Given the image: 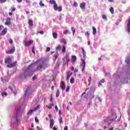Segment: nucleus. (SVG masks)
I'll return each mask as SVG.
<instances>
[{
  "instance_id": "4be33fe9",
  "label": "nucleus",
  "mask_w": 130,
  "mask_h": 130,
  "mask_svg": "<svg viewBox=\"0 0 130 130\" xmlns=\"http://www.w3.org/2000/svg\"><path fill=\"white\" fill-rule=\"evenodd\" d=\"M28 24L29 26H33V20L30 19L28 20Z\"/></svg>"
},
{
  "instance_id": "864d4df0",
  "label": "nucleus",
  "mask_w": 130,
  "mask_h": 130,
  "mask_svg": "<svg viewBox=\"0 0 130 130\" xmlns=\"http://www.w3.org/2000/svg\"><path fill=\"white\" fill-rule=\"evenodd\" d=\"M3 28H4V26H3V25H0V31L1 30H3Z\"/></svg>"
},
{
  "instance_id": "052dcab7",
  "label": "nucleus",
  "mask_w": 130,
  "mask_h": 130,
  "mask_svg": "<svg viewBox=\"0 0 130 130\" xmlns=\"http://www.w3.org/2000/svg\"><path fill=\"white\" fill-rule=\"evenodd\" d=\"M9 16H12V15H13V13L12 12H9Z\"/></svg>"
},
{
  "instance_id": "603ef678",
  "label": "nucleus",
  "mask_w": 130,
  "mask_h": 130,
  "mask_svg": "<svg viewBox=\"0 0 130 130\" xmlns=\"http://www.w3.org/2000/svg\"><path fill=\"white\" fill-rule=\"evenodd\" d=\"M15 11H16V8H13L12 10H11V12H15Z\"/></svg>"
},
{
  "instance_id": "6ab92c4d",
  "label": "nucleus",
  "mask_w": 130,
  "mask_h": 130,
  "mask_svg": "<svg viewBox=\"0 0 130 130\" xmlns=\"http://www.w3.org/2000/svg\"><path fill=\"white\" fill-rule=\"evenodd\" d=\"M50 4H53L54 7L56 6L57 4H56V2L54 0H50L49 1Z\"/></svg>"
},
{
  "instance_id": "79ce46f5",
  "label": "nucleus",
  "mask_w": 130,
  "mask_h": 130,
  "mask_svg": "<svg viewBox=\"0 0 130 130\" xmlns=\"http://www.w3.org/2000/svg\"><path fill=\"white\" fill-rule=\"evenodd\" d=\"M9 43L10 44H13V40L12 39H9Z\"/></svg>"
},
{
  "instance_id": "0eeeda50",
  "label": "nucleus",
  "mask_w": 130,
  "mask_h": 130,
  "mask_svg": "<svg viewBox=\"0 0 130 130\" xmlns=\"http://www.w3.org/2000/svg\"><path fill=\"white\" fill-rule=\"evenodd\" d=\"M116 114H114L112 115V118L111 119H108V120H109V121H111L112 122L114 121L115 119H116Z\"/></svg>"
},
{
  "instance_id": "1a4fd4ad",
  "label": "nucleus",
  "mask_w": 130,
  "mask_h": 130,
  "mask_svg": "<svg viewBox=\"0 0 130 130\" xmlns=\"http://www.w3.org/2000/svg\"><path fill=\"white\" fill-rule=\"evenodd\" d=\"M11 18L8 17L6 19V22L5 23V24L6 25V26H9V25H11Z\"/></svg>"
},
{
  "instance_id": "774afa93",
  "label": "nucleus",
  "mask_w": 130,
  "mask_h": 130,
  "mask_svg": "<svg viewBox=\"0 0 130 130\" xmlns=\"http://www.w3.org/2000/svg\"><path fill=\"white\" fill-rule=\"evenodd\" d=\"M108 130H113V127L110 128Z\"/></svg>"
},
{
  "instance_id": "f704fd0d",
  "label": "nucleus",
  "mask_w": 130,
  "mask_h": 130,
  "mask_svg": "<svg viewBox=\"0 0 130 130\" xmlns=\"http://www.w3.org/2000/svg\"><path fill=\"white\" fill-rule=\"evenodd\" d=\"M8 95V93L7 92H3L2 93V97H5V96H7Z\"/></svg>"
},
{
  "instance_id": "a18cd8bd",
  "label": "nucleus",
  "mask_w": 130,
  "mask_h": 130,
  "mask_svg": "<svg viewBox=\"0 0 130 130\" xmlns=\"http://www.w3.org/2000/svg\"><path fill=\"white\" fill-rule=\"evenodd\" d=\"M37 78V77L36 76V75H35V76L32 78V81H34Z\"/></svg>"
},
{
  "instance_id": "338daca9",
  "label": "nucleus",
  "mask_w": 130,
  "mask_h": 130,
  "mask_svg": "<svg viewBox=\"0 0 130 130\" xmlns=\"http://www.w3.org/2000/svg\"><path fill=\"white\" fill-rule=\"evenodd\" d=\"M87 44H88V45H90V41L87 42Z\"/></svg>"
},
{
  "instance_id": "7ed1b4c3",
  "label": "nucleus",
  "mask_w": 130,
  "mask_h": 130,
  "mask_svg": "<svg viewBox=\"0 0 130 130\" xmlns=\"http://www.w3.org/2000/svg\"><path fill=\"white\" fill-rule=\"evenodd\" d=\"M18 63V61H15L14 62L9 63L8 65H7V68L9 69H12V68H15L16 66H17V64Z\"/></svg>"
},
{
  "instance_id": "c756f323",
  "label": "nucleus",
  "mask_w": 130,
  "mask_h": 130,
  "mask_svg": "<svg viewBox=\"0 0 130 130\" xmlns=\"http://www.w3.org/2000/svg\"><path fill=\"white\" fill-rule=\"evenodd\" d=\"M66 46H63L62 48V52H63V53H64V52H66Z\"/></svg>"
},
{
  "instance_id": "4c0bfd02",
  "label": "nucleus",
  "mask_w": 130,
  "mask_h": 130,
  "mask_svg": "<svg viewBox=\"0 0 130 130\" xmlns=\"http://www.w3.org/2000/svg\"><path fill=\"white\" fill-rule=\"evenodd\" d=\"M40 6L41 7H44L45 5H44V4L42 3V1H40Z\"/></svg>"
},
{
  "instance_id": "f8f14e48",
  "label": "nucleus",
  "mask_w": 130,
  "mask_h": 130,
  "mask_svg": "<svg viewBox=\"0 0 130 130\" xmlns=\"http://www.w3.org/2000/svg\"><path fill=\"white\" fill-rule=\"evenodd\" d=\"M7 32H8V28L7 27H6L2 31V33L1 34V36H4V35L7 34Z\"/></svg>"
},
{
  "instance_id": "412c9836",
  "label": "nucleus",
  "mask_w": 130,
  "mask_h": 130,
  "mask_svg": "<svg viewBox=\"0 0 130 130\" xmlns=\"http://www.w3.org/2000/svg\"><path fill=\"white\" fill-rule=\"evenodd\" d=\"M81 49L82 50V53L84 57H86V51H85V49L83 47L81 48Z\"/></svg>"
},
{
  "instance_id": "de8ad7c7",
  "label": "nucleus",
  "mask_w": 130,
  "mask_h": 130,
  "mask_svg": "<svg viewBox=\"0 0 130 130\" xmlns=\"http://www.w3.org/2000/svg\"><path fill=\"white\" fill-rule=\"evenodd\" d=\"M35 121H36V122H39V120H38V118H37L36 117H35Z\"/></svg>"
},
{
  "instance_id": "473e14b6",
  "label": "nucleus",
  "mask_w": 130,
  "mask_h": 130,
  "mask_svg": "<svg viewBox=\"0 0 130 130\" xmlns=\"http://www.w3.org/2000/svg\"><path fill=\"white\" fill-rule=\"evenodd\" d=\"M61 46L60 45H58L56 47V50H60Z\"/></svg>"
},
{
  "instance_id": "37998d69",
  "label": "nucleus",
  "mask_w": 130,
  "mask_h": 130,
  "mask_svg": "<svg viewBox=\"0 0 130 130\" xmlns=\"http://www.w3.org/2000/svg\"><path fill=\"white\" fill-rule=\"evenodd\" d=\"M73 5H74V7H76L77 8V7H78V3H77V2H75L73 4Z\"/></svg>"
},
{
  "instance_id": "a211bd4d",
  "label": "nucleus",
  "mask_w": 130,
  "mask_h": 130,
  "mask_svg": "<svg viewBox=\"0 0 130 130\" xmlns=\"http://www.w3.org/2000/svg\"><path fill=\"white\" fill-rule=\"evenodd\" d=\"M21 107H18L16 109V113L17 115L18 114H19V113H21Z\"/></svg>"
},
{
  "instance_id": "e433bc0d",
  "label": "nucleus",
  "mask_w": 130,
  "mask_h": 130,
  "mask_svg": "<svg viewBox=\"0 0 130 130\" xmlns=\"http://www.w3.org/2000/svg\"><path fill=\"white\" fill-rule=\"evenodd\" d=\"M91 81H92V77H90L89 79H88L89 85L91 84Z\"/></svg>"
},
{
  "instance_id": "a878e982",
  "label": "nucleus",
  "mask_w": 130,
  "mask_h": 130,
  "mask_svg": "<svg viewBox=\"0 0 130 130\" xmlns=\"http://www.w3.org/2000/svg\"><path fill=\"white\" fill-rule=\"evenodd\" d=\"M71 30L73 31V35H75V33H76V28L72 27H71Z\"/></svg>"
},
{
  "instance_id": "3c124183",
  "label": "nucleus",
  "mask_w": 130,
  "mask_h": 130,
  "mask_svg": "<svg viewBox=\"0 0 130 130\" xmlns=\"http://www.w3.org/2000/svg\"><path fill=\"white\" fill-rule=\"evenodd\" d=\"M57 57H58V54H56L55 55V60H56V59L57 58Z\"/></svg>"
},
{
  "instance_id": "f257e3e1",
  "label": "nucleus",
  "mask_w": 130,
  "mask_h": 130,
  "mask_svg": "<svg viewBox=\"0 0 130 130\" xmlns=\"http://www.w3.org/2000/svg\"><path fill=\"white\" fill-rule=\"evenodd\" d=\"M50 128H53V130H57V128L55 126L53 127V125H54V120H53V119H50Z\"/></svg>"
},
{
  "instance_id": "69168bd1",
  "label": "nucleus",
  "mask_w": 130,
  "mask_h": 130,
  "mask_svg": "<svg viewBox=\"0 0 130 130\" xmlns=\"http://www.w3.org/2000/svg\"><path fill=\"white\" fill-rule=\"evenodd\" d=\"M59 114H61V110H59Z\"/></svg>"
},
{
  "instance_id": "6e6552de",
  "label": "nucleus",
  "mask_w": 130,
  "mask_h": 130,
  "mask_svg": "<svg viewBox=\"0 0 130 130\" xmlns=\"http://www.w3.org/2000/svg\"><path fill=\"white\" fill-rule=\"evenodd\" d=\"M60 88H61V90H62V91H64V90H66V83H64V82L62 81L61 82Z\"/></svg>"
},
{
  "instance_id": "13d9d810",
  "label": "nucleus",
  "mask_w": 130,
  "mask_h": 130,
  "mask_svg": "<svg viewBox=\"0 0 130 130\" xmlns=\"http://www.w3.org/2000/svg\"><path fill=\"white\" fill-rule=\"evenodd\" d=\"M108 2H109L110 3H113V2H114V0H108Z\"/></svg>"
},
{
  "instance_id": "09e8293b",
  "label": "nucleus",
  "mask_w": 130,
  "mask_h": 130,
  "mask_svg": "<svg viewBox=\"0 0 130 130\" xmlns=\"http://www.w3.org/2000/svg\"><path fill=\"white\" fill-rule=\"evenodd\" d=\"M70 91V86L67 87L66 89V92H69Z\"/></svg>"
},
{
  "instance_id": "423d86ee",
  "label": "nucleus",
  "mask_w": 130,
  "mask_h": 130,
  "mask_svg": "<svg viewBox=\"0 0 130 130\" xmlns=\"http://www.w3.org/2000/svg\"><path fill=\"white\" fill-rule=\"evenodd\" d=\"M54 9L55 11H58V12H61L62 11V7L61 6L57 7V4L54 6Z\"/></svg>"
},
{
  "instance_id": "680f3d73",
  "label": "nucleus",
  "mask_w": 130,
  "mask_h": 130,
  "mask_svg": "<svg viewBox=\"0 0 130 130\" xmlns=\"http://www.w3.org/2000/svg\"><path fill=\"white\" fill-rule=\"evenodd\" d=\"M48 116H49V117L50 118H51V117H52V115H51V114H49L48 115Z\"/></svg>"
},
{
  "instance_id": "6e6d98bb",
  "label": "nucleus",
  "mask_w": 130,
  "mask_h": 130,
  "mask_svg": "<svg viewBox=\"0 0 130 130\" xmlns=\"http://www.w3.org/2000/svg\"><path fill=\"white\" fill-rule=\"evenodd\" d=\"M68 129V126H66L64 127V129L63 130H67Z\"/></svg>"
},
{
  "instance_id": "20e7f679",
  "label": "nucleus",
  "mask_w": 130,
  "mask_h": 130,
  "mask_svg": "<svg viewBox=\"0 0 130 130\" xmlns=\"http://www.w3.org/2000/svg\"><path fill=\"white\" fill-rule=\"evenodd\" d=\"M40 106H37L36 108H35L34 109L30 110L28 113V115L32 114L34 111H36V110H38V109H40Z\"/></svg>"
},
{
  "instance_id": "dca6fc26",
  "label": "nucleus",
  "mask_w": 130,
  "mask_h": 130,
  "mask_svg": "<svg viewBox=\"0 0 130 130\" xmlns=\"http://www.w3.org/2000/svg\"><path fill=\"white\" fill-rule=\"evenodd\" d=\"M5 62L8 63H11L12 62V59L11 58H8L5 59Z\"/></svg>"
},
{
  "instance_id": "7c9ffc66",
  "label": "nucleus",
  "mask_w": 130,
  "mask_h": 130,
  "mask_svg": "<svg viewBox=\"0 0 130 130\" xmlns=\"http://www.w3.org/2000/svg\"><path fill=\"white\" fill-rule=\"evenodd\" d=\"M29 91V89H26V90H25V93H24V98H26V97L27 96V93H28V91Z\"/></svg>"
},
{
  "instance_id": "49530a36",
  "label": "nucleus",
  "mask_w": 130,
  "mask_h": 130,
  "mask_svg": "<svg viewBox=\"0 0 130 130\" xmlns=\"http://www.w3.org/2000/svg\"><path fill=\"white\" fill-rule=\"evenodd\" d=\"M46 51L48 52V51H50V47H47V49H46Z\"/></svg>"
},
{
  "instance_id": "9b49d317",
  "label": "nucleus",
  "mask_w": 130,
  "mask_h": 130,
  "mask_svg": "<svg viewBox=\"0 0 130 130\" xmlns=\"http://www.w3.org/2000/svg\"><path fill=\"white\" fill-rule=\"evenodd\" d=\"M43 67V64H40L37 68V69L34 72H38L42 69Z\"/></svg>"
},
{
  "instance_id": "c03bdc74",
  "label": "nucleus",
  "mask_w": 130,
  "mask_h": 130,
  "mask_svg": "<svg viewBox=\"0 0 130 130\" xmlns=\"http://www.w3.org/2000/svg\"><path fill=\"white\" fill-rule=\"evenodd\" d=\"M38 33H39L41 35H43V34H44V31H39Z\"/></svg>"
},
{
  "instance_id": "393cba45",
  "label": "nucleus",
  "mask_w": 130,
  "mask_h": 130,
  "mask_svg": "<svg viewBox=\"0 0 130 130\" xmlns=\"http://www.w3.org/2000/svg\"><path fill=\"white\" fill-rule=\"evenodd\" d=\"M53 37L55 39H56V38H57V34H56L55 32H53Z\"/></svg>"
},
{
  "instance_id": "72a5a7b5",
  "label": "nucleus",
  "mask_w": 130,
  "mask_h": 130,
  "mask_svg": "<svg viewBox=\"0 0 130 130\" xmlns=\"http://www.w3.org/2000/svg\"><path fill=\"white\" fill-rule=\"evenodd\" d=\"M59 120L60 123L61 124V123H62V117H60L59 118Z\"/></svg>"
},
{
  "instance_id": "4d7b16f0",
  "label": "nucleus",
  "mask_w": 130,
  "mask_h": 130,
  "mask_svg": "<svg viewBox=\"0 0 130 130\" xmlns=\"http://www.w3.org/2000/svg\"><path fill=\"white\" fill-rule=\"evenodd\" d=\"M9 88L11 90V91H13V87L12 86H9Z\"/></svg>"
},
{
  "instance_id": "4468645a",
  "label": "nucleus",
  "mask_w": 130,
  "mask_h": 130,
  "mask_svg": "<svg viewBox=\"0 0 130 130\" xmlns=\"http://www.w3.org/2000/svg\"><path fill=\"white\" fill-rule=\"evenodd\" d=\"M82 72H84L85 71V68H86V61L85 60H82Z\"/></svg>"
},
{
  "instance_id": "0e129e2a",
  "label": "nucleus",
  "mask_w": 130,
  "mask_h": 130,
  "mask_svg": "<svg viewBox=\"0 0 130 130\" xmlns=\"http://www.w3.org/2000/svg\"><path fill=\"white\" fill-rule=\"evenodd\" d=\"M53 89H54V86H52L51 87V90H52V91H53Z\"/></svg>"
},
{
  "instance_id": "5701e85b",
  "label": "nucleus",
  "mask_w": 130,
  "mask_h": 130,
  "mask_svg": "<svg viewBox=\"0 0 130 130\" xmlns=\"http://www.w3.org/2000/svg\"><path fill=\"white\" fill-rule=\"evenodd\" d=\"M61 43H63L64 44H67V41H66V39H62L60 40Z\"/></svg>"
},
{
  "instance_id": "9d476101",
  "label": "nucleus",
  "mask_w": 130,
  "mask_h": 130,
  "mask_svg": "<svg viewBox=\"0 0 130 130\" xmlns=\"http://www.w3.org/2000/svg\"><path fill=\"white\" fill-rule=\"evenodd\" d=\"M80 8L82 9V10H85L86 9V3L83 2L80 4Z\"/></svg>"
},
{
  "instance_id": "2f4dec72",
  "label": "nucleus",
  "mask_w": 130,
  "mask_h": 130,
  "mask_svg": "<svg viewBox=\"0 0 130 130\" xmlns=\"http://www.w3.org/2000/svg\"><path fill=\"white\" fill-rule=\"evenodd\" d=\"M102 18H103V19H104V20H107V17L106 15H105V14H103L102 15Z\"/></svg>"
},
{
  "instance_id": "58836bf2",
  "label": "nucleus",
  "mask_w": 130,
  "mask_h": 130,
  "mask_svg": "<svg viewBox=\"0 0 130 130\" xmlns=\"http://www.w3.org/2000/svg\"><path fill=\"white\" fill-rule=\"evenodd\" d=\"M68 33H69V30H66V31H64L63 32V34H64V35H66V34H67Z\"/></svg>"
},
{
  "instance_id": "8fccbe9b",
  "label": "nucleus",
  "mask_w": 130,
  "mask_h": 130,
  "mask_svg": "<svg viewBox=\"0 0 130 130\" xmlns=\"http://www.w3.org/2000/svg\"><path fill=\"white\" fill-rule=\"evenodd\" d=\"M55 109H56V111H58V108L57 107V106H55Z\"/></svg>"
},
{
  "instance_id": "2eb2a0df",
  "label": "nucleus",
  "mask_w": 130,
  "mask_h": 130,
  "mask_svg": "<svg viewBox=\"0 0 130 130\" xmlns=\"http://www.w3.org/2000/svg\"><path fill=\"white\" fill-rule=\"evenodd\" d=\"M33 42V40H29L28 42H25V46H30V45H31Z\"/></svg>"
},
{
  "instance_id": "f03ea898",
  "label": "nucleus",
  "mask_w": 130,
  "mask_h": 130,
  "mask_svg": "<svg viewBox=\"0 0 130 130\" xmlns=\"http://www.w3.org/2000/svg\"><path fill=\"white\" fill-rule=\"evenodd\" d=\"M52 94L50 95V101L51 103H50V106L47 105L46 107H47L49 109H51L52 108V106H53V103H52V101L53 100V98H52Z\"/></svg>"
},
{
  "instance_id": "aec40b11",
  "label": "nucleus",
  "mask_w": 130,
  "mask_h": 130,
  "mask_svg": "<svg viewBox=\"0 0 130 130\" xmlns=\"http://www.w3.org/2000/svg\"><path fill=\"white\" fill-rule=\"evenodd\" d=\"M72 62H75L77 60V56L76 55H73L72 56Z\"/></svg>"
},
{
  "instance_id": "39448f33",
  "label": "nucleus",
  "mask_w": 130,
  "mask_h": 130,
  "mask_svg": "<svg viewBox=\"0 0 130 130\" xmlns=\"http://www.w3.org/2000/svg\"><path fill=\"white\" fill-rule=\"evenodd\" d=\"M16 51V48L15 47H13L12 49L7 51L6 52V54H13L14 52Z\"/></svg>"
},
{
  "instance_id": "ea45409f",
  "label": "nucleus",
  "mask_w": 130,
  "mask_h": 130,
  "mask_svg": "<svg viewBox=\"0 0 130 130\" xmlns=\"http://www.w3.org/2000/svg\"><path fill=\"white\" fill-rule=\"evenodd\" d=\"M7 2V0H0L1 4H4V3H6Z\"/></svg>"
},
{
  "instance_id": "5fc2aeb1",
  "label": "nucleus",
  "mask_w": 130,
  "mask_h": 130,
  "mask_svg": "<svg viewBox=\"0 0 130 130\" xmlns=\"http://www.w3.org/2000/svg\"><path fill=\"white\" fill-rule=\"evenodd\" d=\"M16 1L18 3H22V2H23V0H16Z\"/></svg>"
},
{
  "instance_id": "f3484780",
  "label": "nucleus",
  "mask_w": 130,
  "mask_h": 130,
  "mask_svg": "<svg viewBox=\"0 0 130 130\" xmlns=\"http://www.w3.org/2000/svg\"><path fill=\"white\" fill-rule=\"evenodd\" d=\"M97 33V29H96V27L93 26L92 27V34L93 35H95Z\"/></svg>"
},
{
  "instance_id": "e2e57ef3",
  "label": "nucleus",
  "mask_w": 130,
  "mask_h": 130,
  "mask_svg": "<svg viewBox=\"0 0 130 130\" xmlns=\"http://www.w3.org/2000/svg\"><path fill=\"white\" fill-rule=\"evenodd\" d=\"M62 19V18L61 17V16H60L59 18V21H61Z\"/></svg>"
},
{
  "instance_id": "cd10ccee",
  "label": "nucleus",
  "mask_w": 130,
  "mask_h": 130,
  "mask_svg": "<svg viewBox=\"0 0 130 130\" xmlns=\"http://www.w3.org/2000/svg\"><path fill=\"white\" fill-rule=\"evenodd\" d=\"M70 83L71 84H74L75 83V78H72L70 80Z\"/></svg>"
},
{
  "instance_id": "ddd939ff",
  "label": "nucleus",
  "mask_w": 130,
  "mask_h": 130,
  "mask_svg": "<svg viewBox=\"0 0 130 130\" xmlns=\"http://www.w3.org/2000/svg\"><path fill=\"white\" fill-rule=\"evenodd\" d=\"M73 75V73L71 72L70 71H69L67 73V78H66V80H69L70 79V77H71V76H72Z\"/></svg>"
},
{
  "instance_id": "b1692460",
  "label": "nucleus",
  "mask_w": 130,
  "mask_h": 130,
  "mask_svg": "<svg viewBox=\"0 0 130 130\" xmlns=\"http://www.w3.org/2000/svg\"><path fill=\"white\" fill-rule=\"evenodd\" d=\"M59 94H60L59 90L57 89V91H56V98H57L59 96Z\"/></svg>"
},
{
  "instance_id": "bb28decb",
  "label": "nucleus",
  "mask_w": 130,
  "mask_h": 130,
  "mask_svg": "<svg viewBox=\"0 0 130 130\" xmlns=\"http://www.w3.org/2000/svg\"><path fill=\"white\" fill-rule=\"evenodd\" d=\"M110 12L111 13V14H114V9L113 8L111 7L110 8Z\"/></svg>"
},
{
  "instance_id": "bf43d9fd",
  "label": "nucleus",
  "mask_w": 130,
  "mask_h": 130,
  "mask_svg": "<svg viewBox=\"0 0 130 130\" xmlns=\"http://www.w3.org/2000/svg\"><path fill=\"white\" fill-rule=\"evenodd\" d=\"M71 70H72V71H75V68H74V67H72Z\"/></svg>"
},
{
  "instance_id": "c9c22d12",
  "label": "nucleus",
  "mask_w": 130,
  "mask_h": 130,
  "mask_svg": "<svg viewBox=\"0 0 130 130\" xmlns=\"http://www.w3.org/2000/svg\"><path fill=\"white\" fill-rule=\"evenodd\" d=\"M31 51L34 54H35V47H32Z\"/></svg>"
},
{
  "instance_id": "c85d7f7f",
  "label": "nucleus",
  "mask_w": 130,
  "mask_h": 130,
  "mask_svg": "<svg viewBox=\"0 0 130 130\" xmlns=\"http://www.w3.org/2000/svg\"><path fill=\"white\" fill-rule=\"evenodd\" d=\"M104 82H105V81L104 80V79H102L100 83H99V86H100L101 85H102V84H103V83H104Z\"/></svg>"
},
{
  "instance_id": "a19ab883",
  "label": "nucleus",
  "mask_w": 130,
  "mask_h": 130,
  "mask_svg": "<svg viewBox=\"0 0 130 130\" xmlns=\"http://www.w3.org/2000/svg\"><path fill=\"white\" fill-rule=\"evenodd\" d=\"M85 35L86 36H90V33H89L88 31H87L85 33Z\"/></svg>"
}]
</instances>
